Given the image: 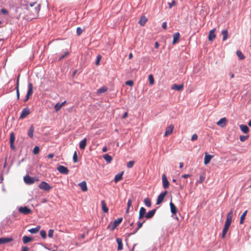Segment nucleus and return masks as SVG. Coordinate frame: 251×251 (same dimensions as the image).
Segmentation results:
<instances>
[{"label":"nucleus","mask_w":251,"mask_h":251,"mask_svg":"<svg viewBox=\"0 0 251 251\" xmlns=\"http://www.w3.org/2000/svg\"><path fill=\"white\" fill-rule=\"evenodd\" d=\"M122 218H118L117 219L115 220L113 222L110 223L108 226L107 228L110 230H113L122 223Z\"/></svg>","instance_id":"nucleus-1"},{"label":"nucleus","mask_w":251,"mask_h":251,"mask_svg":"<svg viewBox=\"0 0 251 251\" xmlns=\"http://www.w3.org/2000/svg\"><path fill=\"white\" fill-rule=\"evenodd\" d=\"M39 188L43 190L46 191H49L52 188V187L50 186L49 183L45 181H42L39 185Z\"/></svg>","instance_id":"nucleus-2"},{"label":"nucleus","mask_w":251,"mask_h":251,"mask_svg":"<svg viewBox=\"0 0 251 251\" xmlns=\"http://www.w3.org/2000/svg\"><path fill=\"white\" fill-rule=\"evenodd\" d=\"M167 194V191H165L164 192L161 193L157 197V201H156V204L159 205L160 203H161L165 196H166Z\"/></svg>","instance_id":"nucleus-3"},{"label":"nucleus","mask_w":251,"mask_h":251,"mask_svg":"<svg viewBox=\"0 0 251 251\" xmlns=\"http://www.w3.org/2000/svg\"><path fill=\"white\" fill-rule=\"evenodd\" d=\"M33 93V85L31 83H29L28 85V91L26 96L25 101H26L29 98L30 95Z\"/></svg>","instance_id":"nucleus-4"},{"label":"nucleus","mask_w":251,"mask_h":251,"mask_svg":"<svg viewBox=\"0 0 251 251\" xmlns=\"http://www.w3.org/2000/svg\"><path fill=\"white\" fill-rule=\"evenodd\" d=\"M19 211L25 215L30 214L32 212L31 210L27 206L20 207L19 209Z\"/></svg>","instance_id":"nucleus-5"},{"label":"nucleus","mask_w":251,"mask_h":251,"mask_svg":"<svg viewBox=\"0 0 251 251\" xmlns=\"http://www.w3.org/2000/svg\"><path fill=\"white\" fill-rule=\"evenodd\" d=\"M57 170L58 171H59L60 173L62 174L67 175L69 173L68 169L64 166H59L57 167Z\"/></svg>","instance_id":"nucleus-6"},{"label":"nucleus","mask_w":251,"mask_h":251,"mask_svg":"<svg viewBox=\"0 0 251 251\" xmlns=\"http://www.w3.org/2000/svg\"><path fill=\"white\" fill-rule=\"evenodd\" d=\"M163 187L164 189L168 188L170 183L168 180L167 177L165 174H163L162 176Z\"/></svg>","instance_id":"nucleus-7"},{"label":"nucleus","mask_w":251,"mask_h":251,"mask_svg":"<svg viewBox=\"0 0 251 251\" xmlns=\"http://www.w3.org/2000/svg\"><path fill=\"white\" fill-rule=\"evenodd\" d=\"M215 31H216L215 28L210 30L209 32L208 37V40L210 41H213L214 40V39L216 38V34L215 33Z\"/></svg>","instance_id":"nucleus-8"},{"label":"nucleus","mask_w":251,"mask_h":251,"mask_svg":"<svg viewBox=\"0 0 251 251\" xmlns=\"http://www.w3.org/2000/svg\"><path fill=\"white\" fill-rule=\"evenodd\" d=\"M174 128V126L173 125H170L168 127H167L166 129L165 132L164 134V137H167L168 135L171 134L173 133V130Z\"/></svg>","instance_id":"nucleus-9"},{"label":"nucleus","mask_w":251,"mask_h":251,"mask_svg":"<svg viewBox=\"0 0 251 251\" xmlns=\"http://www.w3.org/2000/svg\"><path fill=\"white\" fill-rule=\"evenodd\" d=\"M25 182L27 184H31L34 183L35 179L34 178L29 176H25L24 178Z\"/></svg>","instance_id":"nucleus-10"},{"label":"nucleus","mask_w":251,"mask_h":251,"mask_svg":"<svg viewBox=\"0 0 251 251\" xmlns=\"http://www.w3.org/2000/svg\"><path fill=\"white\" fill-rule=\"evenodd\" d=\"M227 120L226 118H221L218 122H217L216 124L222 127L226 126V125Z\"/></svg>","instance_id":"nucleus-11"},{"label":"nucleus","mask_w":251,"mask_h":251,"mask_svg":"<svg viewBox=\"0 0 251 251\" xmlns=\"http://www.w3.org/2000/svg\"><path fill=\"white\" fill-rule=\"evenodd\" d=\"M30 113L29 110L27 108H24L21 113L20 118L21 119L25 118Z\"/></svg>","instance_id":"nucleus-12"},{"label":"nucleus","mask_w":251,"mask_h":251,"mask_svg":"<svg viewBox=\"0 0 251 251\" xmlns=\"http://www.w3.org/2000/svg\"><path fill=\"white\" fill-rule=\"evenodd\" d=\"M13 240L12 237H2L0 238V244H3L10 242Z\"/></svg>","instance_id":"nucleus-13"},{"label":"nucleus","mask_w":251,"mask_h":251,"mask_svg":"<svg viewBox=\"0 0 251 251\" xmlns=\"http://www.w3.org/2000/svg\"><path fill=\"white\" fill-rule=\"evenodd\" d=\"M213 157V155H209L207 152H205L204 159V164H208Z\"/></svg>","instance_id":"nucleus-14"},{"label":"nucleus","mask_w":251,"mask_h":251,"mask_svg":"<svg viewBox=\"0 0 251 251\" xmlns=\"http://www.w3.org/2000/svg\"><path fill=\"white\" fill-rule=\"evenodd\" d=\"M146 209L142 207L140 208L139 213V219H142L146 215Z\"/></svg>","instance_id":"nucleus-15"},{"label":"nucleus","mask_w":251,"mask_h":251,"mask_svg":"<svg viewBox=\"0 0 251 251\" xmlns=\"http://www.w3.org/2000/svg\"><path fill=\"white\" fill-rule=\"evenodd\" d=\"M155 212H156V209H153L151 211H150L149 212H148L146 214V215L145 216V217H146V219H151V218L155 214Z\"/></svg>","instance_id":"nucleus-16"},{"label":"nucleus","mask_w":251,"mask_h":251,"mask_svg":"<svg viewBox=\"0 0 251 251\" xmlns=\"http://www.w3.org/2000/svg\"><path fill=\"white\" fill-rule=\"evenodd\" d=\"M78 186L81 188V190L83 192H86L88 190L86 182L83 181L78 184Z\"/></svg>","instance_id":"nucleus-17"},{"label":"nucleus","mask_w":251,"mask_h":251,"mask_svg":"<svg viewBox=\"0 0 251 251\" xmlns=\"http://www.w3.org/2000/svg\"><path fill=\"white\" fill-rule=\"evenodd\" d=\"M35 5H36V6L34 8V12L36 14H38L39 13V12L40 11V5L37 4L36 2H32V3H29V5L31 7H32L33 6H35Z\"/></svg>","instance_id":"nucleus-18"},{"label":"nucleus","mask_w":251,"mask_h":251,"mask_svg":"<svg viewBox=\"0 0 251 251\" xmlns=\"http://www.w3.org/2000/svg\"><path fill=\"white\" fill-rule=\"evenodd\" d=\"M116 241H117L118 245V250H119V251L122 250L123 249L122 239L120 238H117Z\"/></svg>","instance_id":"nucleus-19"},{"label":"nucleus","mask_w":251,"mask_h":251,"mask_svg":"<svg viewBox=\"0 0 251 251\" xmlns=\"http://www.w3.org/2000/svg\"><path fill=\"white\" fill-rule=\"evenodd\" d=\"M170 206L171 208V211L173 214H176L177 213V208L175 205L171 201L170 203Z\"/></svg>","instance_id":"nucleus-20"},{"label":"nucleus","mask_w":251,"mask_h":251,"mask_svg":"<svg viewBox=\"0 0 251 251\" xmlns=\"http://www.w3.org/2000/svg\"><path fill=\"white\" fill-rule=\"evenodd\" d=\"M172 89L173 90H176L177 91H180L182 90L183 88V85H177L176 84H174L172 86Z\"/></svg>","instance_id":"nucleus-21"},{"label":"nucleus","mask_w":251,"mask_h":251,"mask_svg":"<svg viewBox=\"0 0 251 251\" xmlns=\"http://www.w3.org/2000/svg\"><path fill=\"white\" fill-rule=\"evenodd\" d=\"M86 142L87 139L86 138L83 139L82 140H81L79 143V148L81 150H84L86 146Z\"/></svg>","instance_id":"nucleus-22"},{"label":"nucleus","mask_w":251,"mask_h":251,"mask_svg":"<svg viewBox=\"0 0 251 251\" xmlns=\"http://www.w3.org/2000/svg\"><path fill=\"white\" fill-rule=\"evenodd\" d=\"M180 34L178 32H176L173 35V44H175L179 40Z\"/></svg>","instance_id":"nucleus-23"},{"label":"nucleus","mask_w":251,"mask_h":251,"mask_svg":"<svg viewBox=\"0 0 251 251\" xmlns=\"http://www.w3.org/2000/svg\"><path fill=\"white\" fill-rule=\"evenodd\" d=\"M123 172L121 173H118L117 174L114 178V181L116 183L118 182V181L121 180L123 178Z\"/></svg>","instance_id":"nucleus-24"},{"label":"nucleus","mask_w":251,"mask_h":251,"mask_svg":"<svg viewBox=\"0 0 251 251\" xmlns=\"http://www.w3.org/2000/svg\"><path fill=\"white\" fill-rule=\"evenodd\" d=\"M240 129L244 133H248L249 131V128L247 126L244 125H241L239 126Z\"/></svg>","instance_id":"nucleus-25"},{"label":"nucleus","mask_w":251,"mask_h":251,"mask_svg":"<svg viewBox=\"0 0 251 251\" xmlns=\"http://www.w3.org/2000/svg\"><path fill=\"white\" fill-rule=\"evenodd\" d=\"M40 228L41 226H38L35 228L28 229V231L32 234H35L37 233L40 230Z\"/></svg>","instance_id":"nucleus-26"},{"label":"nucleus","mask_w":251,"mask_h":251,"mask_svg":"<svg viewBox=\"0 0 251 251\" xmlns=\"http://www.w3.org/2000/svg\"><path fill=\"white\" fill-rule=\"evenodd\" d=\"M33 240V238L32 237L24 236L23 237V242L24 244H27L28 242H30Z\"/></svg>","instance_id":"nucleus-27"},{"label":"nucleus","mask_w":251,"mask_h":251,"mask_svg":"<svg viewBox=\"0 0 251 251\" xmlns=\"http://www.w3.org/2000/svg\"><path fill=\"white\" fill-rule=\"evenodd\" d=\"M101 208L104 212L107 213L108 211V208L107 207L106 203L104 200H102L101 201Z\"/></svg>","instance_id":"nucleus-28"},{"label":"nucleus","mask_w":251,"mask_h":251,"mask_svg":"<svg viewBox=\"0 0 251 251\" xmlns=\"http://www.w3.org/2000/svg\"><path fill=\"white\" fill-rule=\"evenodd\" d=\"M147 21V18L145 16H142L139 20L138 23L141 25L144 26L145 25Z\"/></svg>","instance_id":"nucleus-29"},{"label":"nucleus","mask_w":251,"mask_h":251,"mask_svg":"<svg viewBox=\"0 0 251 251\" xmlns=\"http://www.w3.org/2000/svg\"><path fill=\"white\" fill-rule=\"evenodd\" d=\"M34 130V128L33 125H31L29 129L28 132V135L31 137L32 138L33 136V132Z\"/></svg>","instance_id":"nucleus-30"},{"label":"nucleus","mask_w":251,"mask_h":251,"mask_svg":"<svg viewBox=\"0 0 251 251\" xmlns=\"http://www.w3.org/2000/svg\"><path fill=\"white\" fill-rule=\"evenodd\" d=\"M222 35H223V41L226 40L227 39V37H228L227 30H226V29L223 30L222 31Z\"/></svg>","instance_id":"nucleus-31"},{"label":"nucleus","mask_w":251,"mask_h":251,"mask_svg":"<svg viewBox=\"0 0 251 251\" xmlns=\"http://www.w3.org/2000/svg\"><path fill=\"white\" fill-rule=\"evenodd\" d=\"M103 158L108 163H110L112 161V157L108 154H105L103 155Z\"/></svg>","instance_id":"nucleus-32"},{"label":"nucleus","mask_w":251,"mask_h":251,"mask_svg":"<svg viewBox=\"0 0 251 251\" xmlns=\"http://www.w3.org/2000/svg\"><path fill=\"white\" fill-rule=\"evenodd\" d=\"M107 90V88L106 86H102L97 90V93L98 94L104 93Z\"/></svg>","instance_id":"nucleus-33"},{"label":"nucleus","mask_w":251,"mask_h":251,"mask_svg":"<svg viewBox=\"0 0 251 251\" xmlns=\"http://www.w3.org/2000/svg\"><path fill=\"white\" fill-rule=\"evenodd\" d=\"M232 220L226 218L224 227L228 229L231 223Z\"/></svg>","instance_id":"nucleus-34"},{"label":"nucleus","mask_w":251,"mask_h":251,"mask_svg":"<svg viewBox=\"0 0 251 251\" xmlns=\"http://www.w3.org/2000/svg\"><path fill=\"white\" fill-rule=\"evenodd\" d=\"M232 220L226 218L224 227L228 229L231 223Z\"/></svg>","instance_id":"nucleus-35"},{"label":"nucleus","mask_w":251,"mask_h":251,"mask_svg":"<svg viewBox=\"0 0 251 251\" xmlns=\"http://www.w3.org/2000/svg\"><path fill=\"white\" fill-rule=\"evenodd\" d=\"M144 202L147 206H148L149 207H150L151 206V201L149 198H147L145 199Z\"/></svg>","instance_id":"nucleus-36"},{"label":"nucleus","mask_w":251,"mask_h":251,"mask_svg":"<svg viewBox=\"0 0 251 251\" xmlns=\"http://www.w3.org/2000/svg\"><path fill=\"white\" fill-rule=\"evenodd\" d=\"M247 210H246L244 212V213L241 215V216L240 217V224H243V222L245 220V216L247 214Z\"/></svg>","instance_id":"nucleus-37"},{"label":"nucleus","mask_w":251,"mask_h":251,"mask_svg":"<svg viewBox=\"0 0 251 251\" xmlns=\"http://www.w3.org/2000/svg\"><path fill=\"white\" fill-rule=\"evenodd\" d=\"M132 205V201L131 199H129L127 201V209L126 210V213H128L129 211L130 207Z\"/></svg>","instance_id":"nucleus-38"},{"label":"nucleus","mask_w":251,"mask_h":251,"mask_svg":"<svg viewBox=\"0 0 251 251\" xmlns=\"http://www.w3.org/2000/svg\"><path fill=\"white\" fill-rule=\"evenodd\" d=\"M236 54L240 59H244L245 58V56L240 50H237L236 51Z\"/></svg>","instance_id":"nucleus-39"},{"label":"nucleus","mask_w":251,"mask_h":251,"mask_svg":"<svg viewBox=\"0 0 251 251\" xmlns=\"http://www.w3.org/2000/svg\"><path fill=\"white\" fill-rule=\"evenodd\" d=\"M19 78H18L17 81V86H16V93H17V96L18 99H19L20 97V93H19Z\"/></svg>","instance_id":"nucleus-40"},{"label":"nucleus","mask_w":251,"mask_h":251,"mask_svg":"<svg viewBox=\"0 0 251 251\" xmlns=\"http://www.w3.org/2000/svg\"><path fill=\"white\" fill-rule=\"evenodd\" d=\"M205 179V176L204 174H201L200 176L199 179L197 182L199 183H202Z\"/></svg>","instance_id":"nucleus-41"},{"label":"nucleus","mask_w":251,"mask_h":251,"mask_svg":"<svg viewBox=\"0 0 251 251\" xmlns=\"http://www.w3.org/2000/svg\"><path fill=\"white\" fill-rule=\"evenodd\" d=\"M149 80L150 84L151 85H153L154 83V80L153 76L152 75H150L149 76Z\"/></svg>","instance_id":"nucleus-42"},{"label":"nucleus","mask_w":251,"mask_h":251,"mask_svg":"<svg viewBox=\"0 0 251 251\" xmlns=\"http://www.w3.org/2000/svg\"><path fill=\"white\" fill-rule=\"evenodd\" d=\"M233 209L231 208L230 209V211L227 214L226 218H228V219L232 220V216H233Z\"/></svg>","instance_id":"nucleus-43"},{"label":"nucleus","mask_w":251,"mask_h":251,"mask_svg":"<svg viewBox=\"0 0 251 251\" xmlns=\"http://www.w3.org/2000/svg\"><path fill=\"white\" fill-rule=\"evenodd\" d=\"M15 135L13 132L11 133L10 136V144H12V143H14L15 141Z\"/></svg>","instance_id":"nucleus-44"},{"label":"nucleus","mask_w":251,"mask_h":251,"mask_svg":"<svg viewBox=\"0 0 251 251\" xmlns=\"http://www.w3.org/2000/svg\"><path fill=\"white\" fill-rule=\"evenodd\" d=\"M145 222V221L143 222H138L137 223V227L136 228L134 233H136L138 230H139L143 226V223Z\"/></svg>","instance_id":"nucleus-45"},{"label":"nucleus","mask_w":251,"mask_h":251,"mask_svg":"<svg viewBox=\"0 0 251 251\" xmlns=\"http://www.w3.org/2000/svg\"><path fill=\"white\" fill-rule=\"evenodd\" d=\"M73 159L75 163H76L78 161L77 155L76 151H75L74 153Z\"/></svg>","instance_id":"nucleus-46"},{"label":"nucleus","mask_w":251,"mask_h":251,"mask_svg":"<svg viewBox=\"0 0 251 251\" xmlns=\"http://www.w3.org/2000/svg\"><path fill=\"white\" fill-rule=\"evenodd\" d=\"M39 147L38 146H35L33 149V152L34 154H37L39 152Z\"/></svg>","instance_id":"nucleus-47"},{"label":"nucleus","mask_w":251,"mask_h":251,"mask_svg":"<svg viewBox=\"0 0 251 251\" xmlns=\"http://www.w3.org/2000/svg\"><path fill=\"white\" fill-rule=\"evenodd\" d=\"M135 163L134 161H130L127 164V167L128 168H131L133 167Z\"/></svg>","instance_id":"nucleus-48"},{"label":"nucleus","mask_w":251,"mask_h":251,"mask_svg":"<svg viewBox=\"0 0 251 251\" xmlns=\"http://www.w3.org/2000/svg\"><path fill=\"white\" fill-rule=\"evenodd\" d=\"M40 233L41 237L43 239H45L46 238L47 234H46V232L45 230H41L40 231Z\"/></svg>","instance_id":"nucleus-49"},{"label":"nucleus","mask_w":251,"mask_h":251,"mask_svg":"<svg viewBox=\"0 0 251 251\" xmlns=\"http://www.w3.org/2000/svg\"><path fill=\"white\" fill-rule=\"evenodd\" d=\"M249 137V136H245V135H241L240 136V140L241 142H244L246 141Z\"/></svg>","instance_id":"nucleus-50"},{"label":"nucleus","mask_w":251,"mask_h":251,"mask_svg":"<svg viewBox=\"0 0 251 251\" xmlns=\"http://www.w3.org/2000/svg\"><path fill=\"white\" fill-rule=\"evenodd\" d=\"M101 59V55L99 54V55L97 56V60H96V63H95V64H96V65H99V64H100V59Z\"/></svg>","instance_id":"nucleus-51"},{"label":"nucleus","mask_w":251,"mask_h":251,"mask_svg":"<svg viewBox=\"0 0 251 251\" xmlns=\"http://www.w3.org/2000/svg\"><path fill=\"white\" fill-rule=\"evenodd\" d=\"M228 229H227V228L224 227L223 230V232H222V236L223 238L225 237L226 235V233H227V232L228 231Z\"/></svg>","instance_id":"nucleus-52"},{"label":"nucleus","mask_w":251,"mask_h":251,"mask_svg":"<svg viewBox=\"0 0 251 251\" xmlns=\"http://www.w3.org/2000/svg\"><path fill=\"white\" fill-rule=\"evenodd\" d=\"M169 7L171 8L173 6H175L176 4V2L175 0H172L171 2H168Z\"/></svg>","instance_id":"nucleus-53"},{"label":"nucleus","mask_w":251,"mask_h":251,"mask_svg":"<svg viewBox=\"0 0 251 251\" xmlns=\"http://www.w3.org/2000/svg\"><path fill=\"white\" fill-rule=\"evenodd\" d=\"M53 232H54V230H53V229H50L49 230V232H48V236H49L50 238H52V236H53Z\"/></svg>","instance_id":"nucleus-54"},{"label":"nucleus","mask_w":251,"mask_h":251,"mask_svg":"<svg viewBox=\"0 0 251 251\" xmlns=\"http://www.w3.org/2000/svg\"><path fill=\"white\" fill-rule=\"evenodd\" d=\"M61 107H62L61 106L60 104H59V103L56 104L54 106V108L56 111H58Z\"/></svg>","instance_id":"nucleus-55"},{"label":"nucleus","mask_w":251,"mask_h":251,"mask_svg":"<svg viewBox=\"0 0 251 251\" xmlns=\"http://www.w3.org/2000/svg\"><path fill=\"white\" fill-rule=\"evenodd\" d=\"M69 54V52H66L64 54L62 55L59 58V60H61L66 57Z\"/></svg>","instance_id":"nucleus-56"},{"label":"nucleus","mask_w":251,"mask_h":251,"mask_svg":"<svg viewBox=\"0 0 251 251\" xmlns=\"http://www.w3.org/2000/svg\"><path fill=\"white\" fill-rule=\"evenodd\" d=\"M126 84L130 86H132L133 85V81L132 80H128L126 82Z\"/></svg>","instance_id":"nucleus-57"},{"label":"nucleus","mask_w":251,"mask_h":251,"mask_svg":"<svg viewBox=\"0 0 251 251\" xmlns=\"http://www.w3.org/2000/svg\"><path fill=\"white\" fill-rule=\"evenodd\" d=\"M82 32V30L80 27H77L76 29V33L78 35H80Z\"/></svg>","instance_id":"nucleus-58"},{"label":"nucleus","mask_w":251,"mask_h":251,"mask_svg":"<svg viewBox=\"0 0 251 251\" xmlns=\"http://www.w3.org/2000/svg\"><path fill=\"white\" fill-rule=\"evenodd\" d=\"M197 139H198V135L196 134H194L191 137V140L192 141L196 140Z\"/></svg>","instance_id":"nucleus-59"},{"label":"nucleus","mask_w":251,"mask_h":251,"mask_svg":"<svg viewBox=\"0 0 251 251\" xmlns=\"http://www.w3.org/2000/svg\"><path fill=\"white\" fill-rule=\"evenodd\" d=\"M1 12L4 15H7L8 14V11L4 8L1 9Z\"/></svg>","instance_id":"nucleus-60"},{"label":"nucleus","mask_w":251,"mask_h":251,"mask_svg":"<svg viewBox=\"0 0 251 251\" xmlns=\"http://www.w3.org/2000/svg\"><path fill=\"white\" fill-rule=\"evenodd\" d=\"M29 248L26 246H22L21 251H28Z\"/></svg>","instance_id":"nucleus-61"},{"label":"nucleus","mask_w":251,"mask_h":251,"mask_svg":"<svg viewBox=\"0 0 251 251\" xmlns=\"http://www.w3.org/2000/svg\"><path fill=\"white\" fill-rule=\"evenodd\" d=\"M191 176V175H189V174H185V175H183L181 177L184 178H186L187 177H190Z\"/></svg>","instance_id":"nucleus-62"},{"label":"nucleus","mask_w":251,"mask_h":251,"mask_svg":"<svg viewBox=\"0 0 251 251\" xmlns=\"http://www.w3.org/2000/svg\"><path fill=\"white\" fill-rule=\"evenodd\" d=\"M162 27L165 30L167 29V23L166 22L163 23Z\"/></svg>","instance_id":"nucleus-63"},{"label":"nucleus","mask_w":251,"mask_h":251,"mask_svg":"<svg viewBox=\"0 0 251 251\" xmlns=\"http://www.w3.org/2000/svg\"><path fill=\"white\" fill-rule=\"evenodd\" d=\"M127 112H126V113H125V114L123 115L122 116V118L123 119H126L127 117Z\"/></svg>","instance_id":"nucleus-64"}]
</instances>
